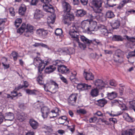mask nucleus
<instances>
[{"label":"nucleus","instance_id":"4","mask_svg":"<svg viewBox=\"0 0 135 135\" xmlns=\"http://www.w3.org/2000/svg\"><path fill=\"white\" fill-rule=\"evenodd\" d=\"M124 52L120 50H116L113 55L114 61L116 62L121 63L123 61Z\"/></svg>","mask_w":135,"mask_h":135},{"label":"nucleus","instance_id":"50","mask_svg":"<svg viewBox=\"0 0 135 135\" xmlns=\"http://www.w3.org/2000/svg\"><path fill=\"white\" fill-rule=\"evenodd\" d=\"M50 83L51 85L54 86L55 89H57L59 88L58 85L55 82L52 80H51Z\"/></svg>","mask_w":135,"mask_h":135},{"label":"nucleus","instance_id":"60","mask_svg":"<svg viewBox=\"0 0 135 135\" xmlns=\"http://www.w3.org/2000/svg\"><path fill=\"white\" fill-rule=\"evenodd\" d=\"M1 61L2 64L7 63V59L5 57H3L1 59Z\"/></svg>","mask_w":135,"mask_h":135},{"label":"nucleus","instance_id":"44","mask_svg":"<svg viewBox=\"0 0 135 135\" xmlns=\"http://www.w3.org/2000/svg\"><path fill=\"white\" fill-rule=\"evenodd\" d=\"M125 37L127 38L128 41L132 42H135V37H129L128 36L125 35Z\"/></svg>","mask_w":135,"mask_h":135},{"label":"nucleus","instance_id":"47","mask_svg":"<svg viewBox=\"0 0 135 135\" xmlns=\"http://www.w3.org/2000/svg\"><path fill=\"white\" fill-rule=\"evenodd\" d=\"M98 29L101 32L103 30L106 29V27L105 26L103 25H100L98 26Z\"/></svg>","mask_w":135,"mask_h":135},{"label":"nucleus","instance_id":"49","mask_svg":"<svg viewBox=\"0 0 135 135\" xmlns=\"http://www.w3.org/2000/svg\"><path fill=\"white\" fill-rule=\"evenodd\" d=\"M76 74L77 73L75 71H74L73 72H71V76L70 77V79L73 80L75 78Z\"/></svg>","mask_w":135,"mask_h":135},{"label":"nucleus","instance_id":"58","mask_svg":"<svg viewBox=\"0 0 135 135\" xmlns=\"http://www.w3.org/2000/svg\"><path fill=\"white\" fill-rule=\"evenodd\" d=\"M101 34L104 36H105L106 35H107V33L108 32L107 30V29H106L104 30H103L101 32Z\"/></svg>","mask_w":135,"mask_h":135},{"label":"nucleus","instance_id":"25","mask_svg":"<svg viewBox=\"0 0 135 135\" xmlns=\"http://www.w3.org/2000/svg\"><path fill=\"white\" fill-rule=\"evenodd\" d=\"M80 39L82 41L88 45H89L92 42V40L88 39L84 36H81Z\"/></svg>","mask_w":135,"mask_h":135},{"label":"nucleus","instance_id":"11","mask_svg":"<svg viewBox=\"0 0 135 135\" xmlns=\"http://www.w3.org/2000/svg\"><path fill=\"white\" fill-rule=\"evenodd\" d=\"M91 3L94 7L93 8L101 9V7L102 4V0H92Z\"/></svg>","mask_w":135,"mask_h":135},{"label":"nucleus","instance_id":"27","mask_svg":"<svg viewBox=\"0 0 135 135\" xmlns=\"http://www.w3.org/2000/svg\"><path fill=\"white\" fill-rule=\"evenodd\" d=\"M107 95L108 99L112 100L117 96V94L115 92L113 91L111 93H108Z\"/></svg>","mask_w":135,"mask_h":135},{"label":"nucleus","instance_id":"51","mask_svg":"<svg viewBox=\"0 0 135 135\" xmlns=\"http://www.w3.org/2000/svg\"><path fill=\"white\" fill-rule=\"evenodd\" d=\"M97 119V118L95 116L91 117L89 119V122L90 123H94L96 121Z\"/></svg>","mask_w":135,"mask_h":135},{"label":"nucleus","instance_id":"33","mask_svg":"<svg viewBox=\"0 0 135 135\" xmlns=\"http://www.w3.org/2000/svg\"><path fill=\"white\" fill-rule=\"evenodd\" d=\"M99 91L97 89H92L90 93V95L93 97H97L98 95Z\"/></svg>","mask_w":135,"mask_h":135},{"label":"nucleus","instance_id":"3","mask_svg":"<svg viewBox=\"0 0 135 135\" xmlns=\"http://www.w3.org/2000/svg\"><path fill=\"white\" fill-rule=\"evenodd\" d=\"M64 61L57 60L53 61L52 64L57 67L58 71L64 74L69 73V70L67 67L64 65H62Z\"/></svg>","mask_w":135,"mask_h":135},{"label":"nucleus","instance_id":"31","mask_svg":"<svg viewBox=\"0 0 135 135\" xmlns=\"http://www.w3.org/2000/svg\"><path fill=\"white\" fill-rule=\"evenodd\" d=\"M26 116V115L24 113H22L17 115V118L20 121L22 122L25 119Z\"/></svg>","mask_w":135,"mask_h":135},{"label":"nucleus","instance_id":"59","mask_svg":"<svg viewBox=\"0 0 135 135\" xmlns=\"http://www.w3.org/2000/svg\"><path fill=\"white\" fill-rule=\"evenodd\" d=\"M81 4L84 6L86 5L88 2V0H80Z\"/></svg>","mask_w":135,"mask_h":135},{"label":"nucleus","instance_id":"53","mask_svg":"<svg viewBox=\"0 0 135 135\" xmlns=\"http://www.w3.org/2000/svg\"><path fill=\"white\" fill-rule=\"evenodd\" d=\"M109 84L110 85L112 86H116L117 85V84L114 80H110Z\"/></svg>","mask_w":135,"mask_h":135},{"label":"nucleus","instance_id":"6","mask_svg":"<svg viewBox=\"0 0 135 135\" xmlns=\"http://www.w3.org/2000/svg\"><path fill=\"white\" fill-rule=\"evenodd\" d=\"M41 1L45 5H43L44 10L47 12L52 13L54 12V8L52 6H49L48 4L50 2L51 0H41Z\"/></svg>","mask_w":135,"mask_h":135},{"label":"nucleus","instance_id":"13","mask_svg":"<svg viewBox=\"0 0 135 135\" xmlns=\"http://www.w3.org/2000/svg\"><path fill=\"white\" fill-rule=\"evenodd\" d=\"M50 109L47 107H44L41 108L42 116L44 118H46L49 114H51V112H50Z\"/></svg>","mask_w":135,"mask_h":135},{"label":"nucleus","instance_id":"20","mask_svg":"<svg viewBox=\"0 0 135 135\" xmlns=\"http://www.w3.org/2000/svg\"><path fill=\"white\" fill-rule=\"evenodd\" d=\"M59 111L58 108H56L51 112V114L49 115L50 118L56 117L58 115V112Z\"/></svg>","mask_w":135,"mask_h":135},{"label":"nucleus","instance_id":"48","mask_svg":"<svg viewBox=\"0 0 135 135\" xmlns=\"http://www.w3.org/2000/svg\"><path fill=\"white\" fill-rule=\"evenodd\" d=\"M126 118H125L126 120L128 122H131L132 120V118L129 116V115L127 113L126 114Z\"/></svg>","mask_w":135,"mask_h":135},{"label":"nucleus","instance_id":"5","mask_svg":"<svg viewBox=\"0 0 135 135\" xmlns=\"http://www.w3.org/2000/svg\"><path fill=\"white\" fill-rule=\"evenodd\" d=\"M33 33L35 30V27L29 24H27L26 27V25L25 23H23L21 26L17 30V32L20 34L22 33L24 31L25 29Z\"/></svg>","mask_w":135,"mask_h":135},{"label":"nucleus","instance_id":"28","mask_svg":"<svg viewBox=\"0 0 135 135\" xmlns=\"http://www.w3.org/2000/svg\"><path fill=\"white\" fill-rule=\"evenodd\" d=\"M98 105L101 107H103L107 102V101L104 98L98 100L97 101Z\"/></svg>","mask_w":135,"mask_h":135},{"label":"nucleus","instance_id":"35","mask_svg":"<svg viewBox=\"0 0 135 135\" xmlns=\"http://www.w3.org/2000/svg\"><path fill=\"white\" fill-rule=\"evenodd\" d=\"M106 16L109 18H112L114 16L113 13L111 11H109L106 13Z\"/></svg>","mask_w":135,"mask_h":135},{"label":"nucleus","instance_id":"26","mask_svg":"<svg viewBox=\"0 0 135 135\" xmlns=\"http://www.w3.org/2000/svg\"><path fill=\"white\" fill-rule=\"evenodd\" d=\"M135 132L134 128L129 129L123 132L122 135H133V133Z\"/></svg>","mask_w":135,"mask_h":135},{"label":"nucleus","instance_id":"43","mask_svg":"<svg viewBox=\"0 0 135 135\" xmlns=\"http://www.w3.org/2000/svg\"><path fill=\"white\" fill-rule=\"evenodd\" d=\"M12 54L14 60L16 61L18 57V53L15 51H13L12 53Z\"/></svg>","mask_w":135,"mask_h":135},{"label":"nucleus","instance_id":"61","mask_svg":"<svg viewBox=\"0 0 135 135\" xmlns=\"http://www.w3.org/2000/svg\"><path fill=\"white\" fill-rule=\"evenodd\" d=\"M38 0H31V4L32 5H35L38 2Z\"/></svg>","mask_w":135,"mask_h":135},{"label":"nucleus","instance_id":"15","mask_svg":"<svg viewBox=\"0 0 135 135\" xmlns=\"http://www.w3.org/2000/svg\"><path fill=\"white\" fill-rule=\"evenodd\" d=\"M90 24V22L88 20L84 21L82 22L80 27L82 29H85L88 31V28Z\"/></svg>","mask_w":135,"mask_h":135},{"label":"nucleus","instance_id":"45","mask_svg":"<svg viewBox=\"0 0 135 135\" xmlns=\"http://www.w3.org/2000/svg\"><path fill=\"white\" fill-rule=\"evenodd\" d=\"M130 106H129L135 112V102L134 101H130L129 102Z\"/></svg>","mask_w":135,"mask_h":135},{"label":"nucleus","instance_id":"41","mask_svg":"<svg viewBox=\"0 0 135 135\" xmlns=\"http://www.w3.org/2000/svg\"><path fill=\"white\" fill-rule=\"evenodd\" d=\"M79 39H78V41H76V42L78 43V45L79 47L82 49H84L86 47V46L85 44H83L82 43H80L79 41Z\"/></svg>","mask_w":135,"mask_h":135},{"label":"nucleus","instance_id":"36","mask_svg":"<svg viewBox=\"0 0 135 135\" xmlns=\"http://www.w3.org/2000/svg\"><path fill=\"white\" fill-rule=\"evenodd\" d=\"M7 20L6 19H0V28L2 30L4 28V25Z\"/></svg>","mask_w":135,"mask_h":135},{"label":"nucleus","instance_id":"56","mask_svg":"<svg viewBox=\"0 0 135 135\" xmlns=\"http://www.w3.org/2000/svg\"><path fill=\"white\" fill-rule=\"evenodd\" d=\"M48 33L47 31V30H45L44 29H43V31L42 33V38H45L46 37Z\"/></svg>","mask_w":135,"mask_h":135},{"label":"nucleus","instance_id":"1","mask_svg":"<svg viewBox=\"0 0 135 135\" xmlns=\"http://www.w3.org/2000/svg\"><path fill=\"white\" fill-rule=\"evenodd\" d=\"M62 5L65 13L63 17V22L65 24L69 25L70 21L74 19V15L70 11L71 7L68 3L64 1Z\"/></svg>","mask_w":135,"mask_h":135},{"label":"nucleus","instance_id":"7","mask_svg":"<svg viewBox=\"0 0 135 135\" xmlns=\"http://www.w3.org/2000/svg\"><path fill=\"white\" fill-rule=\"evenodd\" d=\"M93 10L94 12L91 14H89V17L92 19L96 18L97 20L99 19L100 17L99 13L101 12L102 9L93 8Z\"/></svg>","mask_w":135,"mask_h":135},{"label":"nucleus","instance_id":"55","mask_svg":"<svg viewBox=\"0 0 135 135\" xmlns=\"http://www.w3.org/2000/svg\"><path fill=\"white\" fill-rule=\"evenodd\" d=\"M118 106L122 110H124L126 109V106L124 104H119Z\"/></svg>","mask_w":135,"mask_h":135},{"label":"nucleus","instance_id":"10","mask_svg":"<svg viewBox=\"0 0 135 135\" xmlns=\"http://www.w3.org/2000/svg\"><path fill=\"white\" fill-rule=\"evenodd\" d=\"M91 85H88L87 84L80 83L78 84L77 88L78 89L82 90H87L91 88Z\"/></svg>","mask_w":135,"mask_h":135},{"label":"nucleus","instance_id":"34","mask_svg":"<svg viewBox=\"0 0 135 135\" xmlns=\"http://www.w3.org/2000/svg\"><path fill=\"white\" fill-rule=\"evenodd\" d=\"M112 39L114 41H122L123 40L124 38L120 35H115L113 36Z\"/></svg>","mask_w":135,"mask_h":135},{"label":"nucleus","instance_id":"14","mask_svg":"<svg viewBox=\"0 0 135 135\" xmlns=\"http://www.w3.org/2000/svg\"><path fill=\"white\" fill-rule=\"evenodd\" d=\"M67 119V118L65 116L60 117L58 118V122L60 124H64L65 123V125H66L69 123V121Z\"/></svg>","mask_w":135,"mask_h":135},{"label":"nucleus","instance_id":"18","mask_svg":"<svg viewBox=\"0 0 135 135\" xmlns=\"http://www.w3.org/2000/svg\"><path fill=\"white\" fill-rule=\"evenodd\" d=\"M77 32L74 30H71L70 31L69 34L72 38L74 39V41H78L79 38L78 37V36L76 34Z\"/></svg>","mask_w":135,"mask_h":135},{"label":"nucleus","instance_id":"2","mask_svg":"<svg viewBox=\"0 0 135 135\" xmlns=\"http://www.w3.org/2000/svg\"><path fill=\"white\" fill-rule=\"evenodd\" d=\"M33 62L35 66H38V73L39 75L37 79V80L40 85H42L44 84V81L42 72L46 65L44 61L42 60L39 57L35 58L33 60Z\"/></svg>","mask_w":135,"mask_h":135},{"label":"nucleus","instance_id":"52","mask_svg":"<svg viewBox=\"0 0 135 135\" xmlns=\"http://www.w3.org/2000/svg\"><path fill=\"white\" fill-rule=\"evenodd\" d=\"M32 33H33L26 30V31L24 32V34L25 36L27 37H28Z\"/></svg>","mask_w":135,"mask_h":135},{"label":"nucleus","instance_id":"57","mask_svg":"<svg viewBox=\"0 0 135 135\" xmlns=\"http://www.w3.org/2000/svg\"><path fill=\"white\" fill-rule=\"evenodd\" d=\"M73 3L74 5H79L80 4L79 0H73Z\"/></svg>","mask_w":135,"mask_h":135},{"label":"nucleus","instance_id":"24","mask_svg":"<svg viewBox=\"0 0 135 135\" xmlns=\"http://www.w3.org/2000/svg\"><path fill=\"white\" fill-rule=\"evenodd\" d=\"M26 6L24 4H22L19 9L18 13L20 15H23L26 12Z\"/></svg>","mask_w":135,"mask_h":135},{"label":"nucleus","instance_id":"32","mask_svg":"<svg viewBox=\"0 0 135 135\" xmlns=\"http://www.w3.org/2000/svg\"><path fill=\"white\" fill-rule=\"evenodd\" d=\"M77 16H79L82 17L86 13V12L83 9L77 10H76Z\"/></svg>","mask_w":135,"mask_h":135},{"label":"nucleus","instance_id":"17","mask_svg":"<svg viewBox=\"0 0 135 135\" xmlns=\"http://www.w3.org/2000/svg\"><path fill=\"white\" fill-rule=\"evenodd\" d=\"M83 75L86 80H92L94 78V76L91 72H84Z\"/></svg>","mask_w":135,"mask_h":135},{"label":"nucleus","instance_id":"64","mask_svg":"<svg viewBox=\"0 0 135 135\" xmlns=\"http://www.w3.org/2000/svg\"><path fill=\"white\" fill-rule=\"evenodd\" d=\"M77 112L79 113H80L83 114H85L86 113L85 110L83 109H80L77 110Z\"/></svg>","mask_w":135,"mask_h":135},{"label":"nucleus","instance_id":"8","mask_svg":"<svg viewBox=\"0 0 135 135\" xmlns=\"http://www.w3.org/2000/svg\"><path fill=\"white\" fill-rule=\"evenodd\" d=\"M73 50H74L72 48L65 47L60 49V52L63 55L72 54L73 53Z\"/></svg>","mask_w":135,"mask_h":135},{"label":"nucleus","instance_id":"22","mask_svg":"<svg viewBox=\"0 0 135 135\" xmlns=\"http://www.w3.org/2000/svg\"><path fill=\"white\" fill-rule=\"evenodd\" d=\"M4 117L7 118V119H5V120L12 121L14 118V114L11 112L6 113Z\"/></svg>","mask_w":135,"mask_h":135},{"label":"nucleus","instance_id":"12","mask_svg":"<svg viewBox=\"0 0 135 135\" xmlns=\"http://www.w3.org/2000/svg\"><path fill=\"white\" fill-rule=\"evenodd\" d=\"M77 98V95L74 94H72L68 99V101L69 105H74L76 103Z\"/></svg>","mask_w":135,"mask_h":135},{"label":"nucleus","instance_id":"21","mask_svg":"<svg viewBox=\"0 0 135 135\" xmlns=\"http://www.w3.org/2000/svg\"><path fill=\"white\" fill-rule=\"evenodd\" d=\"M29 123L33 129H36L38 126V122L33 119H30Z\"/></svg>","mask_w":135,"mask_h":135},{"label":"nucleus","instance_id":"40","mask_svg":"<svg viewBox=\"0 0 135 135\" xmlns=\"http://www.w3.org/2000/svg\"><path fill=\"white\" fill-rule=\"evenodd\" d=\"M26 92L27 94H35V92L36 90H31L28 89L26 90Z\"/></svg>","mask_w":135,"mask_h":135},{"label":"nucleus","instance_id":"39","mask_svg":"<svg viewBox=\"0 0 135 135\" xmlns=\"http://www.w3.org/2000/svg\"><path fill=\"white\" fill-rule=\"evenodd\" d=\"M42 128L48 130L49 132H52V125L50 126H47L46 125H44L42 126Z\"/></svg>","mask_w":135,"mask_h":135},{"label":"nucleus","instance_id":"46","mask_svg":"<svg viewBox=\"0 0 135 135\" xmlns=\"http://www.w3.org/2000/svg\"><path fill=\"white\" fill-rule=\"evenodd\" d=\"M9 12L11 16H15V13L13 7H11L9 8Z\"/></svg>","mask_w":135,"mask_h":135},{"label":"nucleus","instance_id":"29","mask_svg":"<svg viewBox=\"0 0 135 135\" xmlns=\"http://www.w3.org/2000/svg\"><path fill=\"white\" fill-rule=\"evenodd\" d=\"M33 46L35 47L41 46L43 47H44L45 48H47L48 50H51V48L49 47L47 45L42 43H35L33 45Z\"/></svg>","mask_w":135,"mask_h":135},{"label":"nucleus","instance_id":"23","mask_svg":"<svg viewBox=\"0 0 135 135\" xmlns=\"http://www.w3.org/2000/svg\"><path fill=\"white\" fill-rule=\"evenodd\" d=\"M90 26H89L88 28V31L91 32L97 30L96 28L97 26V22H90Z\"/></svg>","mask_w":135,"mask_h":135},{"label":"nucleus","instance_id":"62","mask_svg":"<svg viewBox=\"0 0 135 135\" xmlns=\"http://www.w3.org/2000/svg\"><path fill=\"white\" fill-rule=\"evenodd\" d=\"M17 93L16 91H13L11 92V95H12L13 98L17 96Z\"/></svg>","mask_w":135,"mask_h":135},{"label":"nucleus","instance_id":"63","mask_svg":"<svg viewBox=\"0 0 135 135\" xmlns=\"http://www.w3.org/2000/svg\"><path fill=\"white\" fill-rule=\"evenodd\" d=\"M109 120L111 122H112L114 124H115L117 123V119L114 118H110L109 119Z\"/></svg>","mask_w":135,"mask_h":135},{"label":"nucleus","instance_id":"9","mask_svg":"<svg viewBox=\"0 0 135 135\" xmlns=\"http://www.w3.org/2000/svg\"><path fill=\"white\" fill-rule=\"evenodd\" d=\"M94 84L97 89H102L105 87V83L101 79H98L95 81Z\"/></svg>","mask_w":135,"mask_h":135},{"label":"nucleus","instance_id":"30","mask_svg":"<svg viewBox=\"0 0 135 135\" xmlns=\"http://www.w3.org/2000/svg\"><path fill=\"white\" fill-rule=\"evenodd\" d=\"M120 25V21L118 20H116L112 23L111 26L113 29H117L119 27Z\"/></svg>","mask_w":135,"mask_h":135},{"label":"nucleus","instance_id":"42","mask_svg":"<svg viewBox=\"0 0 135 135\" xmlns=\"http://www.w3.org/2000/svg\"><path fill=\"white\" fill-rule=\"evenodd\" d=\"M135 56V50L134 51H131L129 52L128 55H127V57L129 59Z\"/></svg>","mask_w":135,"mask_h":135},{"label":"nucleus","instance_id":"38","mask_svg":"<svg viewBox=\"0 0 135 135\" xmlns=\"http://www.w3.org/2000/svg\"><path fill=\"white\" fill-rule=\"evenodd\" d=\"M62 33V31L61 29L57 28L55 32V33L57 36H60Z\"/></svg>","mask_w":135,"mask_h":135},{"label":"nucleus","instance_id":"54","mask_svg":"<svg viewBox=\"0 0 135 135\" xmlns=\"http://www.w3.org/2000/svg\"><path fill=\"white\" fill-rule=\"evenodd\" d=\"M60 78L62 81L66 84L68 83V81L66 78L61 75H60Z\"/></svg>","mask_w":135,"mask_h":135},{"label":"nucleus","instance_id":"37","mask_svg":"<svg viewBox=\"0 0 135 135\" xmlns=\"http://www.w3.org/2000/svg\"><path fill=\"white\" fill-rule=\"evenodd\" d=\"M22 22L21 18H18L16 20L15 22V25L16 27H18Z\"/></svg>","mask_w":135,"mask_h":135},{"label":"nucleus","instance_id":"16","mask_svg":"<svg viewBox=\"0 0 135 135\" xmlns=\"http://www.w3.org/2000/svg\"><path fill=\"white\" fill-rule=\"evenodd\" d=\"M47 67L45 70V72L46 73L50 74L53 72L56 69V67L55 65L52 64Z\"/></svg>","mask_w":135,"mask_h":135},{"label":"nucleus","instance_id":"19","mask_svg":"<svg viewBox=\"0 0 135 135\" xmlns=\"http://www.w3.org/2000/svg\"><path fill=\"white\" fill-rule=\"evenodd\" d=\"M43 15L42 11L38 9H37L34 13V17L36 19L40 18L42 17Z\"/></svg>","mask_w":135,"mask_h":135}]
</instances>
